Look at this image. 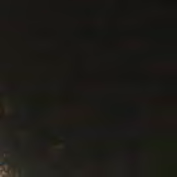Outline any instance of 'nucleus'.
Returning a JSON list of instances; mask_svg holds the SVG:
<instances>
[{
  "mask_svg": "<svg viewBox=\"0 0 177 177\" xmlns=\"http://www.w3.org/2000/svg\"><path fill=\"white\" fill-rule=\"evenodd\" d=\"M21 177H26V176H21Z\"/></svg>",
  "mask_w": 177,
  "mask_h": 177,
  "instance_id": "2",
  "label": "nucleus"
},
{
  "mask_svg": "<svg viewBox=\"0 0 177 177\" xmlns=\"http://www.w3.org/2000/svg\"><path fill=\"white\" fill-rule=\"evenodd\" d=\"M15 161V159H12V160H10V162H0V165H9L10 164H12Z\"/></svg>",
  "mask_w": 177,
  "mask_h": 177,
  "instance_id": "1",
  "label": "nucleus"
}]
</instances>
